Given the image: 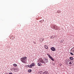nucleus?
<instances>
[{
  "label": "nucleus",
  "mask_w": 74,
  "mask_h": 74,
  "mask_svg": "<svg viewBox=\"0 0 74 74\" xmlns=\"http://www.w3.org/2000/svg\"><path fill=\"white\" fill-rule=\"evenodd\" d=\"M26 57H23L21 59V60L23 63H26V60H27Z\"/></svg>",
  "instance_id": "f257e3e1"
},
{
  "label": "nucleus",
  "mask_w": 74,
  "mask_h": 74,
  "mask_svg": "<svg viewBox=\"0 0 74 74\" xmlns=\"http://www.w3.org/2000/svg\"><path fill=\"white\" fill-rule=\"evenodd\" d=\"M66 64L68 66H71L72 64L71 61H67L66 62Z\"/></svg>",
  "instance_id": "f03ea898"
},
{
  "label": "nucleus",
  "mask_w": 74,
  "mask_h": 74,
  "mask_svg": "<svg viewBox=\"0 0 74 74\" xmlns=\"http://www.w3.org/2000/svg\"><path fill=\"white\" fill-rule=\"evenodd\" d=\"M53 28L55 30H58V29H59V27L58 26H57L56 25H54L53 26Z\"/></svg>",
  "instance_id": "7ed1b4c3"
},
{
  "label": "nucleus",
  "mask_w": 74,
  "mask_h": 74,
  "mask_svg": "<svg viewBox=\"0 0 74 74\" xmlns=\"http://www.w3.org/2000/svg\"><path fill=\"white\" fill-rule=\"evenodd\" d=\"M47 55H48V57L50 58V59H51L52 60H53V61H54V59L52 58L50 55L49 54H47Z\"/></svg>",
  "instance_id": "20e7f679"
},
{
  "label": "nucleus",
  "mask_w": 74,
  "mask_h": 74,
  "mask_svg": "<svg viewBox=\"0 0 74 74\" xmlns=\"http://www.w3.org/2000/svg\"><path fill=\"white\" fill-rule=\"evenodd\" d=\"M39 61L41 63H44V61H43V60H42V59L41 58H39Z\"/></svg>",
  "instance_id": "39448f33"
},
{
  "label": "nucleus",
  "mask_w": 74,
  "mask_h": 74,
  "mask_svg": "<svg viewBox=\"0 0 74 74\" xmlns=\"http://www.w3.org/2000/svg\"><path fill=\"white\" fill-rule=\"evenodd\" d=\"M44 38H40L39 40L40 42H42L44 41Z\"/></svg>",
  "instance_id": "423d86ee"
},
{
  "label": "nucleus",
  "mask_w": 74,
  "mask_h": 74,
  "mask_svg": "<svg viewBox=\"0 0 74 74\" xmlns=\"http://www.w3.org/2000/svg\"><path fill=\"white\" fill-rule=\"evenodd\" d=\"M51 49L52 51H56V49L54 47H51Z\"/></svg>",
  "instance_id": "0eeeda50"
},
{
  "label": "nucleus",
  "mask_w": 74,
  "mask_h": 74,
  "mask_svg": "<svg viewBox=\"0 0 74 74\" xmlns=\"http://www.w3.org/2000/svg\"><path fill=\"white\" fill-rule=\"evenodd\" d=\"M10 39H11V40H14V38H15V37H13V36H10Z\"/></svg>",
  "instance_id": "6e6552de"
},
{
  "label": "nucleus",
  "mask_w": 74,
  "mask_h": 74,
  "mask_svg": "<svg viewBox=\"0 0 74 74\" xmlns=\"http://www.w3.org/2000/svg\"><path fill=\"white\" fill-rule=\"evenodd\" d=\"M44 62L45 63H47L48 62V59L47 58H44Z\"/></svg>",
  "instance_id": "1a4fd4ad"
},
{
  "label": "nucleus",
  "mask_w": 74,
  "mask_h": 74,
  "mask_svg": "<svg viewBox=\"0 0 74 74\" xmlns=\"http://www.w3.org/2000/svg\"><path fill=\"white\" fill-rule=\"evenodd\" d=\"M44 47L46 49H48V47L47 45H45Z\"/></svg>",
  "instance_id": "9d476101"
},
{
  "label": "nucleus",
  "mask_w": 74,
  "mask_h": 74,
  "mask_svg": "<svg viewBox=\"0 0 74 74\" xmlns=\"http://www.w3.org/2000/svg\"><path fill=\"white\" fill-rule=\"evenodd\" d=\"M19 71V70L16 68H15L14 71Z\"/></svg>",
  "instance_id": "9b49d317"
},
{
  "label": "nucleus",
  "mask_w": 74,
  "mask_h": 74,
  "mask_svg": "<svg viewBox=\"0 0 74 74\" xmlns=\"http://www.w3.org/2000/svg\"><path fill=\"white\" fill-rule=\"evenodd\" d=\"M38 65L39 66H42V64L40 63H38Z\"/></svg>",
  "instance_id": "f8f14e48"
},
{
  "label": "nucleus",
  "mask_w": 74,
  "mask_h": 74,
  "mask_svg": "<svg viewBox=\"0 0 74 74\" xmlns=\"http://www.w3.org/2000/svg\"><path fill=\"white\" fill-rule=\"evenodd\" d=\"M28 67H29V68H32V66L31 64L30 65L28 66Z\"/></svg>",
  "instance_id": "ddd939ff"
},
{
  "label": "nucleus",
  "mask_w": 74,
  "mask_h": 74,
  "mask_svg": "<svg viewBox=\"0 0 74 74\" xmlns=\"http://www.w3.org/2000/svg\"><path fill=\"white\" fill-rule=\"evenodd\" d=\"M31 64V66H32V67H33V66H35V64L34 63H33Z\"/></svg>",
  "instance_id": "4468645a"
},
{
  "label": "nucleus",
  "mask_w": 74,
  "mask_h": 74,
  "mask_svg": "<svg viewBox=\"0 0 74 74\" xmlns=\"http://www.w3.org/2000/svg\"><path fill=\"white\" fill-rule=\"evenodd\" d=\"M43 74H49L47 71L43 73Z\"/></svg>",
  "instance_id": "2eb2a0df"
},
{
  "label": "nucleus",
  "mask_w": 74,
  "mask_h": 74,
  "mask_svg": "<svg viewBox=\"0 0 74 74\" xmlns=\"http://www.w3.org/2000/svg\"><path fill=\"white\" fill-rule=\"evenodd\" d=\"M28 71L29 73H31L32 71L31 69H29Z\"/></svg>",
  "instance_id": "dca6fc26"
},
{
  "label": "nucleus",
  "mask_w": 74,
  "mask_h": 74,
  "mask_svg": "<svg viewBox=\"0 0 74 74\" xmlns=\"http://www.w3.org/2000/svg\"><path fill=\"white\" fill-rule=\"evenodd\" d=\"M13 66H14V67H16V66H17V64H13Z\"/></svg>",
  "instance_id": "f3484780"
},
{
  "label": "nucleus",
  "mask_w": 74,
  "mask_h": 74,
  "mask_svg": "<svg viewBox=\"0 0 74 74\" xmlns=\"http://www.w3.org/2000/svg\"><path fill=\"white\" fill-rule=\"evenodd\" d=\"M42 73V72L41 71H39L38 73V74H41Z\"/></svg>",
  "instance_id": "a211bd4d"
},
{
  "label": "nucleus",
  "mask_w": 74,
  "mask_h": 74,
  "mask_svg": "<svg viewBox=\"0 0 74 74\" xmlns=\"http://www.w3.org/2000/svg\"><path fill=\"white\" fill-rule=\"evenodd\" d=\"M57 12L58 13H60L61 12V11L60 10H58L57 11Z\"/></svg>",
  "instance_id": "6ab92c4d"
},
{
  "label": "nucleus",
  "mask_w": 74,
  "mask_h": 74,
  "mask_svg": "<svg viewBox=\"0 0 74 74\" xmlns=\"http://www.w3.org/2000/svg\"><path fill=\"white\" fill-rule=\"evenodd\" d=\"M55 38V36H52L50 37V38Z\"/></svg>",
  "instance_id": "aec40b11"
},
{
  "label": "nucleus",
  "mask_w": 74,
  "mask_h": 74,
  "mask_svg": "<svg viewBox=\"0 0 74 74\" xmlns=\"http://www.w3.org/2000/svg\"><path fill=\"white\" fill-rule=\"evenodd\" d=\"M70 59H71V60H73V58L70 57L69 58Z\"/></svg>",
  "instance_id": "412c9836"
},
{
  "label": "nucleus",
  "mask_w": 74,
  "mask_h": 74,
  "mask_svg": "<svg viewBox=\"0 0 74 74\" xmlns=\"http://www.w3.org/2000/svg\"><path fill=\"white\" fill-rule=\"evenodd\" d=\"M12 70H14V71L15 70V68H12Z\"/></svg>",
  "instance_id": "4be33fe9"
},
{
  "label": "nucleus",
  "mask_w": 74,
  "mask_h": 74,
  "mask_svg": "<svg viewBox=\"0 0 74 74\" xmlns=\"http://www.w3.org/2000/svg\"><path fill=\"white\" fill-rule=\"evenodd\" d=\"M70 54L71 55H74V54H73V53H70Z\"/></svg>",
  "instance_id": "5701e85b"
},
{
  "label": "nucleus",
  "mask_w": 74,
  "mask_h": 74,
  "mask_svg": "<svg viewBox=\"0 0 74 74\" xmlns=\"http://www.w3.org/2000/svg\"><path fill=\"white\" fill-rule=\"evenodd\" d=\"M60 42H61V43H63V42L62 41H60Z\"/></svg>",
  "instance_id": "b1692460"
},
{
  "label": "nucleus",
  "mask_w": 74,
  "mask_h": 74,
  "mask_svg": "<svg viewBox=\"0 0 74 74\" xmlns=\"http://www.w3.org/2000/svg\"><path fill=\"white\" fill-rule=\"evenodd\" d=\"M39 22H40V23H42V21H39Z\"/></svg>",
  "instance_id": "393cba45"
},
{
  "label": "nucleus",
  "mask_w": 74,
  "mask_h": 74,
  "mask_svg": "<svg viewBox=\"0 0 74 74\" xmlns=\"http://www.w3.org/2000/svg\"><path fill=\"white\" fill-rule=\"evenodd\" d=\"M34 43L35 44H36V42H35Z\"/></svg>",
  "instance_id": "a878e982"
},
{
  "label": "nucleus",
  "mask_w": 74,
  "mask_h": 74,
  "mask_svg": "<svg viewBox=\"0 0 74 74\" xmlns=\"http://www.w3.org/2000/svg\"><path fill=\"white\" fill-rule=\"evenodd\" d=\"M44 21H43L42 22H43Z\"/></svg>",
  "instance_id": "bb28decb"
}]
</instances>
